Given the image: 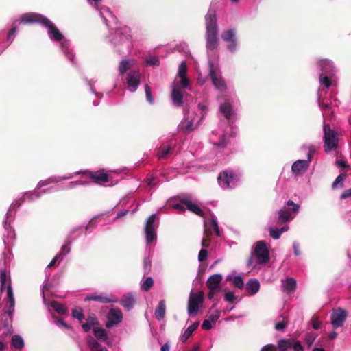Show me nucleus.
<instances>
[{"mask_svg": "<svg viewBox=\"0 0 351 351\" xmlns=\"http://www.w3.org/2000/svg\"><path fill=\"white\" fill-rule=\"evenodd\" d=\"M213 326V324L210 322V320H209L208 319H205L203 322V323L202 324V328L204 330H208L211 329Z\"/></svg>", "mask_w": 351, "mask_h": 351, "instance_id": "56", "label": "nucleus"}, {"mask_svg": "<svg viewBox=\"0 0 351 351\" xmlns=\"http://www.w3.org/2000/svg\"><path fill=\"white\" fill-rule=\"evenodd\" d=\"M156 219V215L152 214L146 220L145 233L147 245H149L156 240V230L158 226V222Z\"/></svg>", "mask_w": 351, "mask_h": 351, "instance_id": "14", "label": "nucleus"}, {"mask_svg": "<svg viewBox=\"0 0 351 351\" xmlns=\"http://www.w3.org/2000/svg\"><path fill=\"white\" fill-rule=\"evenodd\" d=\"M75 174H82L80 180L71 182L68 185L62 187V189H71L78 185L88 184L92 182L101 184L108 181V176L104 173L85 171L83 172H76Z\"/></svg>", "mask_w": 351, "mask_h": 351, "instance_id": "6", "label": "nucleus"}, {"mask_svg": "<svg viewBox=\"0 0 351 351\" xmlns=\"http://www.w3.org/2000/svg\"><path fill=\"white\" fill-rule=\"evenodd\" d=\"M221 38L223 41L228 43L227 48L230 52L236 51L237 43L236 40V32L234 29H229L223 32L221 34Z\"/></svg>", "mask_w": 351, "mask_h": 351, "instance_id": "20", "label": "nucleus"}, {"mask_svg": "<svg viewBox=\"0 0 351 351\" xmlns=\"http://www.w3.org/2000/svg\"><path fill=\"white\" fill-rule=\"evenodd\" d=\"M227 133L221 129L213 131L210 137V141L217 148L222 149L227 146L228 141L226 138Z\"/></svg>", "mask_w": 351, "mask_h": 351, "instance_id": "17", "label": "nucleus"}, {"mask_svg": "<svg viewBox=\"0 0 351 351\" xmlns=\"http://www.w3.org/2000/svg\"><path fill=\"white\" fill-rule=\"evenodd\" d=\"M236 297L233 292L228 291L224 295V300L228 302H232L235 300Z\"/></svg>", "mask_w": 351, "mask_h": 351, "instance_id": "55", "label": "nucleus"}, {"mask_svg": "<svg viewBox=\"0 0 351 351\" xmlns=\"http://www.w3.org/2000/svg\"><path fill=\"white\" fill-rule=\"evenodd\" d=\"M51 306L58 313L60 314H65L66 313V308L56 301H53L51 304Z\"/></svg>", "mask_w": 351, "mask_h": 351, "instance_id": "45", "label": "nucleus"}, {"mask_svg": "<svg viewBox=\"0 0 351 351\" xmlns=\"http://www.w3.org/2000/svg\"><path fill=\"white\" fill-rule=\"evenodd\" d=\"M245 287L250 295H254L259 291L260 283L257 279L252 278L247 282Z\"/></svg>", "mask_w": 351, "mask_h": 351, "instance_id": "31", "label": "nucleus"}, {"mask_svg": "<svg viewBox=\"0 0 351 351\" xmlns=\"http://www.w3.org/2000/svg\"><path fill=\"white\" fill-rule=\"evenodd\" d=\"M20 200L16 201V202L13 203L10 206V208L6 214V219L3 221L4 223V228H5V232L3 234V243L5 245V247H9L10 245H12L13 241L15 239L16 234L14 230L12 228V227L10 226V224H8L7 221L8 218L10 217V215H11L12 212H15L14 209L16 207L19 206L21 204V202H19Z\"/></svg>", "mask_w": 351, "mask_h": 351, "instance_id": "11", "label": "nucleus"}, {"mask_svg": "<svg viewBox=\"0 0 351 351\" xmlns=\"http://www.w3.org/2000/svg\"><path fill=\"white\" fill-rule=\"evenodd\" d=\"M332 69H330V87L331 86H337V77L335 76V75L332 72Z\"/></svg>", "mask_w": 351, "mask_h": 351, "instance_id": "59", "label": "nucleus"}, {"mask_svg": "<svg viewBox=\"0 0 351 351\" xmlns=\"http://www.w3.org/2000/svg\"><path fill=\"white\" fill-rule=\"evenodd\" d=\"M198 325H199V323L195 322V323H193V324H191V326H189L186 329V330L184 331V333L182 335V339L184 341L186 340L192 335L193 331H195L196 330V328H197Z\"/></svg>", "mask_w": 351, "mask_h": 351, "instance_id": "44", "label": "nucleus"}, {"mask_svg": "<svg viewBox=\"0 0 351 351\" xmlns=\"http://www.w3.org/2000/svg\"><path fill=\"white\" fill-rule=\"evenodd\" d=\"M291 347V341L288 339H281L278 342V348L279 351H287Z\"/></svg>", "mask_w": 351, "mask_h": 351, "instance_id": "43", "label": "nucleus"}, {"mask_svg": "<svg viewBox=\"0 0 351 351\" xmlns=\"http://www.w3.org/2000/svg\"><path fill=\"white\" fill-rule=\"evenodd\" d=\"M219 110L221 113L223 114L227 119H231L232 116L234 114L232 106L228 103H224L221 105Z\"/></svg>", "mask_w": 351, "mask_h": 351, "instance_id": "35", "label": "nucleus"}, {"mask_svg": "<svg viewBox=\"0 0 351 351\" xmlns=\"http://www.w3.org/2000/svg\"><path fill=\"white\" fill-rule=\"evenodd\" d=\"M261 351H276V348L272 344H267L263 347Z\"/></svg>", "mask_w": 351, "mask_h": 351, "instance_id": "62", "label": "nucleus"}, {"mask_svg": "<svg viewBox=\"0 0 351 351\" xmlns=\"http://www.w3.org/2000/svg\"><path fill=\"white\" fill-rule=\"evenodd\" d=\"M88 2L94 5L97 10H99L100 16L108 27L110 31V36L108 37L109 41L114 45L121 44L125 46L128 49H130L132 43L130 41V36L129 34L130 29L127 27L118 28L117 19L110 12L108 7H101L99 8V3L101 0H87Z\"/></svg>", "mask_w": 351, "mask_h": 351, "instance_id": "1", "label": "nucleus"}, {"mask_svg": "<svg viewBox=\"0 0 351 351\" xmlns=\"http://www.w3.org/2000/svg\"><path fill=\"white\" fill-rule=\"evenodd\" d=\"M220 311L216 310L213 313L210 314L208 317V319L210 320V322L215 324L217 320L220 317Z\"/></svg>", "mask_w": 351, "mask_h": 351, "instance_id": "53", "label": "nucleus"}, {"mask_svg": "<svg viewBox=\"0 0 351 351\" xmlns=\"http://www.w3.org/2000/svg\"><path fill=\"white\" fill-rule=\"evenodd\" d=\"M196 114L193 112H187L184 114V119L178 125V129L183 132H191L194 130L198 125L199 123L194 124L196 119Z\"/></svg>", "mask_w": 351, "mask_h": 351, "instance_id": "16", "label": "nucleus"}, {"mask_svg": "<svg viewBox=\"0 0 351 351\" xmlns=\"http://www.w3.org/2000/svg\"><path fill=\"white\" fill-rule=\"evenodd\" d=\"M206 49L208 57L212 51L217 49L219 45L218 26L215 12L209 10L205 16Z\"/></svg>", "mask_w": 351, "mask_h": 351, "instance_id": "4", "label": "nucleus"}, {"mask_svg": "<svg viewBox=\"0 0 351 351\" xmlns=\"http://www.w3.org/2000/svg\"><path fill=\"white\" fill-rule=\"evenodd\" d=\"M146 62L149 65L158 66L159 65V58L157 56H150L146 60Z\"/></svg>", "mask_w": 351, "mask_h": 351, "instance_id": "52", "label": "nucleus"}, {"mask_svg": "<svg viewBox=\"0 0 351 351\" xmlns=\"http://www.w3.org/2000/svg\"><path fill=\"white\" fill-rule=\"evenodd\" d=\"M302 149L306 152L307 159L298 160L293 162L291 167V171L295 176L302 174L306 171L312 156L316 152V147L313 145H303Z\"/></svg>", "mask_w": 351, "mask_h": 351, "instance_id": "9", "label": "nucleus"}, {"mask_svg": "<svg viewBox=\"0 0 351 351\" xmlns=\"http://www.w3.org/2000/svg\"><path fill=\"white\" fill-rule=\"evenodd\" d=\"M86 300H94L100 302L101 303H117L118 300L117 298H112L104 295L93 294L86 298Z\"/></svg>", "mask_w": 351, "mask_h": 351, "instance_id": "29", "label": "nucleus"}, {"mask_svg": "<svg viewBox=\"0 0 351 351\" xmlns=\"http://www.w3.org/2000/svg\"><path fill=\"white\" fill-rule=\"evenodd\" d=\"M255 258L256 260V263L260 265L265 264L269 261V252L265 241H259L255 243L253 252L247 261V265L252 267H255Z\"/></svg>", "mask_w": 351, "mask_h": 351, "instance_id": "8", "label": "nucleus"}, {"mask_svg": "<svg viewBox=\"0 0 351 351\" xmlns=\"http://www.w3.org/2000/svg\"><path fill=\"white\" fill-rule=\"evenodd\" d=\"M207 241H208V240L206 239H203L202 241L201 245L203 247V249H202L200 250L199 255H198V261L199 262H202V261H205L207 257L208 252H207L206 250L205 249L209 246V245L208 243H206Z\"/></svg>", "mask_w": 351, "mask_h": 351, "instance_id": "38", "label": "nucleus"}, {"mask_svg": "<svg viewBox=\"0 0 351 351\" xmlns=\"http://www.w3.org/2000/svg\"><path fill=\"white\" fill-rule=\"evenodd\" d=\"M93 333L97 339L107 342L108 335L104 328L95 327L93 328Z\"/></svg>", "mask_w": 351, "mask_h": 351, "instance_id": "37", "label": "nucleus"}, {"mask_svg": "<svg viewBox=\"0 0 351 351\" xmlns=\"http://www.w3.org/2000/svg\"><path fill=\"white\" fill-rule=\"evenodd\" d=\"M209 63V75L212 80V83L216 89L220 91H223L226 89V84L223 79L221 77V73L218 64H215L210 60H208Z\"/></svg>", "mask_w": 351, "mask_h": 351, "instance_id": "12", "label": "nucleus"}, {"mask_svg": "<svg viewBox=\"0 0 351 351\" xmlns=\"http://www.w3.org/2000/svg\"><path fill=\"white\" fill-rule=\"evenodd\" d=\"M55 323L58 326L64 327L65 328H70V326L61 318L57 319L55 321Z\"/></svg>", "mask_w": 351, "mask_h": 351, "instance_id": "60", "label": "nucleus"}, {"mask_svg": "<svg viewBox=\"0 0 351 351\" xmlns=\"http://www.w3.org/2000/svg\"><path fill=\"white\" fill-rule=\"evenodd\" d=\"M165 300H160L154 312L155 317L158 320H162L165 317Z\"/></svg>", "mask_w": 351, "mask_h": 351, "instance_id": "33", "label": "nucleus"}, {"mask_svg": "<svg viewBox=\"0 0 351 351\" xmlns=\"http://www.w3.org/2000/svg\"><path fill=\"white\" fill-rule=\"evenodd\" d=\"M289 229L288 226H285L281 228H275L270 227L269 229V234L274 239H278L280 237L282 233L287 231Z\"/></svg>", "mask_w": 351, "mask_h": 351, "instance_id": "34", "label": "nucleus"}, {"mask_svg": "<svg viewBox=\"0 0 351 351\" xmlns=\"http://www.w3.org/2000/svg\"><path fill=\"white\" fill-rule=\"evenodd\" d=\"M145 96H146V99L147 101L150 104H153L154 101V97L152 95V92H151V89L149 88V86L146 84L145 86Z\"/></svg>", "mask_w": 351, "mask_h": 351, "instance_id": "51", "label": "nucleus"}, {"mask_svg": "<svg viewBox=\"0 0 351 351\" xmlns=\"http://www.w3.org/2000/svg\"><path fill=\"white\" fill-rule=\"evenodd\" d=\"M210 226L213 228L215 234L217 237H220L221 232L218 226L217 217L215 215L212 216V219L210 220Z\"/></svg>", "mask_w": 351, "mask_h": 351, "instance_id": "47", "label": "nucleus"}, {"mask_svg": "<svg viewBox=\"0 0 351 351\" xmlns=\"http://www.w3.org/2000/svg\"><path fill=\"white\" fill-rule=\"evenodd\" d=\"M135 302L136 300L134 294L132 293H127L124 294L120 301L121 304L127 311L132 309Z\"/></svg>", "mask_w": 351, "mask_h": 351, "instance_id": "26", "label": "nucleus"}, {"mask_svg": "<svg viewBox=\"0 0 351 351\" xmlns=\"http://www.w3.org/2000/svg\"><path fill=\"white\" fill-rule=\"evenodd\" d=\"M154 281L151 277H147L141 284V289L144 291H148L153 285Z\"/></svg>", "mask_w": 351, "mask_h": 351, "instance_id": "49", "label": "nucleus"}, {"mask_svg": "<svg viewBox=\"0 0 351 351\" xmlns=\"http://www.w3.org/2000/svg\"><path fill=\"white\" fill-rule=\"evenodd\" d=\"M70 241H66L65 244L62 245L60 252L58 254H60V257H62L64 256H66L70 252L71 248L69 247L70 245Z\"/></svg>", "mask_w": 351, "mask_h": 351, "instance_id": "50", "label": "nucleus"}, {"mask_svg": "<svg viewBox=\"0 0 351 351\" xmlns=\"http://www.w3.org/2000/svg\"><path fill=\"white\" fill-rule=\"evenodd\" d=\"M141 74L137 71H130L126 77V83L129 91L135 92L140 84Z\"/></svg>", "mask_w": 351, "mask_h": 351, "instance_id": "19", "label": "nucleus"}, {"mask_svg": "<svg viewBox=\"0 0 351 351\" xmlns=\"http://www.w3.org/2000/svg\"><path fill=\"white\" fill-rule=\"evenodd\" d=\"M348 197H351V189L344 191V192L340 196L341 199H347Z\"/></svg>", "mask_w": 351, "mask_h": 351, "instance_id": "63", "label": "nucleus"}, {"mask_svg": "<svg viewBox=\"0 0 351 351\" xmlns=\"http://www.w3.org/2000/svg\"><path fill=\"white\" fill-rule=\"evenodd\" d=\"M73 177V175H71V174L69 176H61V177L52 176V177L49 178L47 180L40 181L38 184L37 187L39 189L45 186L48 185V184L55 183V182H60L62 180H69V179L72 178Z\"/></svg>", "mask_w": 351, "mask_h": 351, "instance_id": "28", "label": "nucleus"}, {"mask_svg": "<svg viewBox=\"0 0 351 351\" xmlns=\"http://www.w3.org/2000/svg\"><path fill=\"white\" fill-rule=\"evenodd\" d=\"M222 280V276L219 274H215L210 276L207 281L206 285L209 290H221L220 283Z\"/></svg>", "mask_w": 351, "mask_h": 351, "instance_id": "24", "label": "nucleus"}, {"mask_svg": "<svg viewBox=\"0 0 351 351\" xmlns=\"http://www.w3.org/2000/svg\"><path fill=\"white\" fill-rule=\"evenodd\" d=\"M123 319V314L121 310L118 308H111L107 315V322L106 326L112 328L119 324Z\"/></svg>", "mask_w": 351, "mask_h": 351, "instance_id": "21", "label": "nucleus"}, {"mask_svg": "<svg viewBox=\"0 0 351 351\" xmlns=\"http://www.w3.org/2000/svg\"><path fill=\"white\" fill-rule=\"evenodd\" d=\"M347 177V174L346 173L339 174L336 178L335 181L332 184V188H337L339 186L342 188L343 182Z\"/></svg>", "mask_w": 351, "mask_h": 351, "instance_id": "46", "label": "nucleus"}, {"mask_svg": "<svg viewBox=\"0 0 351 351\" xmlns=\"http://www.w3.org/2000/svg\"><path fill=\"white\" fill-rule=\"evenodd\" d=\"M286 206L278 211V217L277 218L276 217H271L269 223L271 225H280L290 221L298 214L300 209L299 204L294 203L291 200H288Z\"/></svg>", "mask_w": 351, "mask_h": 351, "instance_id": "7", "label": "nucleus"}, {"mask_svg": "<svg viewBox=\"0 0 351 351\" xmlns=\"http://www.w3.org/2000/svg\"><path fill=\"white\" fill-rule=\"evenodd\" d=\"M12 346L16 349H21L24 347V341L21 336L14 335L12 337Z\"/></svg>", "mask_w": 351, "mask_h": 351, "instance_id": "39", "label": "nucleus"}, {"mask_svg": "<svg viewBox=\"0 0 351 351\" xmlns=\"http://www.w3.org/2000/svg\"><path fill=\"white\" fill-rule=\"evenodd\" d=\"M187 67L184 62L180 63L178 67V75L174 80V82L180 84L183 88H187L189 86V81L186 77Z\"/></svg>", "mask_w": 351, "mask_h": 351, "instance_id": "22", "label": "nucleus"}, {"mask_svg": "<svg viewBox=\"0 0 351 351\" xmlns=\"http://www.w3.org/2000/svg\"><path fill=\"white\" fill-rule=\"evenodd\" d=\"M0 284L1 291H5L6 292V298L5 300H6L8 309L5 311V313L8 314V315L12 316L14 311L15 301L11 286L10 276L9 274H8L5 268V258L0 260Z\"/></svg>", "mask_w": 351, "mask_h": 351, "instance_id": "5", "label": "nucleus"}, {"mask_svg": "<svg viewBox=\"0 0 351 351\" xmlns=\"http://www.w3.org/2000/svg\"><path fill=\"white\" fill-rule=\"evenodd\" d=\"M239 180V176L230 171H225L218 176V183L223 189L234 188Z\"/></svg>", "mask_w": 351, "mask_h": 351, "instance_id": "15", "label": "nucleus"}, {"mask_svg": "<svg viewBox=\"0 0 351 351\" xmlns=\"http://www.w3.org/2000/svg\"><path fill=\"white\" fill-rule=\"evenodd\" d=\"M321 73L319 74L320 86L318 89L317 100L319 106L322 111V115L324 117L325 113L328 110V103L326 95L329 88V77L328 76V70L329 69V62L328 60H321L318 62ZM324 150L326 153L329 152V125L325 123L324 118Z\"/></svg>", "mask_w": 351, "mask_h": 351, "instance_id": "3", "label": "nucleus"}, {"mask_svg": "<svg viewBox=\"0 0 351 351\" xmlns=\"http://www.w3.org/2000/svg\"><path fill=\"white\" fill-rule=\"evenodd\" d=\"M52 189L53 188H49V189L40 190L39 191H32V192L26 193L24 195L23 199L21 202L24 201L25 199H27L29 200H34L36 198L40 197L44 193H49Z\"/></svg>", "mask_w": 351, "mask_h": 351, "instance_id": "32", "label": "nucleus"}, {"mask_svg": "<svg viewBox=\"0 0 351 351\" xmlns=\"http://www.w3.org/2000/svg\"><path fill=\"white\" fill-rule=\"evenodd\" d=\"M295 351H303V346L299 341H291V347Z\"/></svg>", "mask_w": 351, "mask_h": 351, "instance_id": "54", "label": "nucleus"}, {"mask_svg": "<svg viewBox=\"0 0 351 351\" xmlns=\"http://www.w3.org/2000/svg\"><path fill=\"white\" fill-rule=\"evenodd\" d=\"M16 32V27H13L11 29V30L8 32V36H7V40L8 42L12 43L13 41Z\"/></svg>", "mask_w": 351, "mask_h": 351, "instance_id": "57", "label": "nucleus"}, {"mask_svg": "<svg viewBox=\"0 0 351 351\" xmlns=\"http://www.w3.org/2000/svg\"><path fill=\"white\" fill-rule=\"evenodd\" d=\"M204 294L202 291L193 293L191 291L187 306V312L189 316L195 315L202 306Z\"/></svg>", "mask_w": 351, "mask_h": 351, "instance_id": "13", "label": "nucleus"}, {"mask_svg": "<svg viewBox=\"0 0 351 351\" xmlns=\"http://www.w3.org/2000/svg\"><path fill=\"white\" fill-rule=\"evenodd\" d=\"M181 88H183L180 86V84L173 82L172 85L171 98L173 104L176 107H180L183 104V95L180 91Z\"/></svg>", "mask_w": 351, "mask_h": 351, "instance_id": "23", "label": "nucleus"}, {"mask_svg": "<svg viewBox=\"0 0 351 351\" xmlns=\"http://www.w3.org/2000/svg\"><path fill=\"white\" fill-rule=\"evenodd\" d=\"M347 317V312L341 308H334L330 317V324L334 328L341 327L343 325Z\"/></svg>", "mask_w": 351, "mask_h": 351, "instance_id": "18", "label": "nucleus"}, {"mask_svg": "<svg viewBox=\"0 0 351 351\" xmlns=\"http://www.w3.org/2000/svg\"><path fill=\"white\" fill-rule=\"evenodd\" d=\"M339 134L336 131L330 129V153L334 152L333 154L336 157L335 165L341 169L349 168V165L343 160L341 153L337 149L339 142Z\"/></svg>", "mask_w": 351, "mask_h": 351, "instance_id": "10", "label": "nucleus"}, {"mask_svg": "<svg viewBox=\"0 0 351 351\" xmlns=\"http://www.w3.org/2000/svg\"><path fill=\"white\" fill-rule=\"evenodd\" d=\"M185 205L182 203V199L180 204H174L172 205V208L177 209L180 213H184L185 211Z\"/></svg>", "mask_w": 351, "mask_h": 351, "instance_id": "58", "label": "nucleus"}, {"mask_svg": "<svg viewBox=\"0 0 351 351\" xmlns=\"http://www.w3.org/2000/svg\"><path fill=\"white\" fill-rule=\"evenodd\" d=\"M72 316L79 320H82L84 318L82 308L80 307L75 308L72 311Z\"/></svg>", "mask_w": 351, "mask_h": 351, "instance_id": "48", "label": "nucleus"}, {"mask_svg": "<svg viewBox=\"0 0 351 351\" xmlns=\"http://www.w3.org/2000/svg\"><path fill=\"white\" fill-rule=\"evenodd\" d=\"M285 328V324L283 322H278L275 325V328L277 330H282Z\"/></svg>", "mask_w": 351, "mask_h": 351, "instance_id": "64", "label": "nucleus"}, {"mask_svg": "<svg viewBox=\"0 0 351 351\" xmlns=\"http://www.w3.org/2000/svg\"><path fill=\"white\" fill-rule=\"evenodd\" d=\"M97 319L95 316L88 317L86 322L82 325V328L85 332H88L90 328L97 325Z\"/></svg>", "mask_w": 351, "mask_h": 351, "instance_id": "41", "label": "nucleus"}, {"mask_svg": "<svg viewBox=\"0 0 351 351\" xmlns=\"http://www.w3.org/2000/svg\"><path fill=\"white\" fill-rule=\"evenodd\" d=\"M227 280H232V284L237 288L242 289L244 287V282L242 278L240 276H228Z\"/></svg>", "mask_w": 351, "mask_h": 351, "instance_id": "42", "label": "nucleus"}, {"mask_svg": "<svg viewBox=\"0 0 351 351\" xmlns=\"http://www.w3.org/2000/svg\"><path fill=\"white\" fill-rule=\"evenodd\" d=\"M87 343L91 351H108L106 348H101L97 341L92 337H88Z\"/></svg>", "mask_w": 351, "mask_h": 351, "instance_id": "36", "label": "nucleus"}, {"mask_svg": "<svg viewBox=\"0 0 351 351\" xmlns=\"http://www.w3.org/2000/svg\"><path fill=\"white\" fill-rule=\"evenodd\" d=\"M21 22L24 23H40L47 29V33L49 38L52 41L60 43V48L66 57L72 62H73L74 54L72 50L69 49L70 43L64 38L63 34L60 32L57 27L52 21L47 18L36 13H27L24 14L21 19Z\"/></svg>", "mask_w": 351, "mask_h": 351, "instance_id": "2", "label": "nucleus"}, {"mask_svg": "<svg viewBox=\"0 0 351 351\" xmlns=\"http://www.w3.org/2000/svg\"><path fill=\"white\" fill-rule=\"evenodd\" d=\"M171 145H165L161 146L158 152L157 156L158 159H163L165 158L171 150Z\"/></svg>", "mask_w": 351, "mask_h": 351, "instance_id": "40", "label": "nucleus"}, {"mask_svg": "<svg viewBox=\"0 0 351 351\" xmlns=\"http://www.w3.org/2000/svg\"><path fill=\"white\" fill-rule=\"evenodd\" d=\"M281 288L283 292H294L296 289L297 282L293 278H287L281 281Z\"/></svg>", "mask_w": 351, "mask_h": 351, "instance_id": "27", "label": "nucleus"}, {"mask_svg": "<svg viewBox=\"0 0 351 351\" xmlns=\"http://www.w3.org/2000/svg\"><path fill=\"white\" fill-rule=\"evenodd\" d=\"M136 64V62L133 59H124L122 60L119 65V71L120 75L124 74L126 71L130 70Z\"/></svg>", "mask_w": 351, "mask_h": 351, "instance_id": "30", "label": "nucleus"}, {"mask_svg": "<svg viewBox=\"0 0 351 351\" xmlns=\"http://www.w3.org/2000/svg\"><path fill=\"white\" fill-rule=\"evenodd\" d=\"M182 203L185 205V206L189 211L196 214L198 216L202 217H204L203 210L199 208V206L197 204L191 201L190 198H182Z\"/></svg>", "mask_w": 351, "mask_h": 351, "instance_id": "25", "label": "nucleus"}, {"mask_svg": "<svg viewBox=\"0 0 351 351\" xmlns=\"http://www.w3.org/2000/svg\"><path fill=\"white\" fill-rule=\"evenodd\" d=\"M293 251H294V254L295 256H300L301 254V252L300 250V245L298 242L293 243Z\"/></svg>", "mask_w": 351, "mask_h": 351, "instance_id": "61", "label": "nucleus"}]
</instances>
